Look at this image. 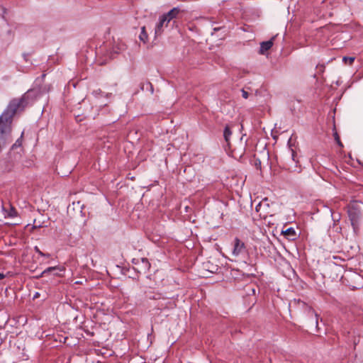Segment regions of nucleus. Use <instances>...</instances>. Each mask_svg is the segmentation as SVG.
Wrapping results in <instances>:
<instances>
[{"label": "nucleus", "instance_id": "f257e3e1", "mask_svg": "<svg viewBox=\"0 0 363 363\" xmlns=\"http://www.w3.org/2000/svg\"><path fill=\"white\" fill-rule=\"evenodd\" d=\"M36 96L34 89H29L20 98L11 99L0 116V152L12 141L11 131L13 116L24 111L30 101Z\"/></svg>", "mask_w": 363, "mask_h": 363}, {"label": "nucleus", "instance_id": "f03ea898", "mask_svg": "<svg viewBox=\"0 0 363 363\" xmlns=\"http://www.w3.org/2000/svg\"><path fill=\"white\" fill-rule=\"evenodd\" d=\"M348 218L352 225L354 235L357 236L361 233L363 220V203L353 201L347 206Z\"/></svg>", "mask_w": 363, "mask_h": 363}, {"label": "nucleus", "instance_id": "7ed1b4c3", "mask_svg": "<svg viewBox=\"0 0 363 363\" xmlns=\"http://www.w3.org/2000/svg\"><path fill=\"white\" fill-rule=\"evenodd\" d=\"M294 303L297 304V306L301 308L306 315L311 319L312 323L318 325V314L313 309V308L305 302L301 301L300 299H294Z\"/></svg>", "mask_w": 363, "mask_h": 363}, {"label": "nucleus", "instance_id": "20e7f679", "mask_svg": "<svg viewBox=\"0 0 363 363\" xmlns=\"http://www.w3.org/2000/svg\"><path fill=\"white\" fill-rule=\"evenodd\" d=\"M132 262L136 265V268H135V270H137L138 273L140 274H146L149 272L151 267L148 259L145 257L140 259L134 258Z\"/></svg>", "mask_w": 363, "mask_h": 363}, {"label": "nucleus", "instance_id": "39448f33", "mask_svg": "<svg viewBox=\"0 0 363 363\" xmlns=\"http://www.w3.org/2000/svg\"><path fill=\"white\" fill-rule=\"evenodd\" d=\"M233 248L232 251V255L234 257H238L240 255L247 252V247L243 241H242L239 238H235L233 242Z\"/></svg>", "mask_w": 363, "mask_h": 363}, {"label": "nucleus", "instance_id": "423d86ee", "mask_svg": "<svg viewBox=\"0 0 363 363\" xmlns=\"http://www.w3.org/2000/svg\"><path fill=\"white\" fill-rule=\"evenodd\" d=\"M16 165V161L10 159H5L0 162L1 168L4 172H9L12 171Z\"/></svg>", "mask_w": 363, "mask_h": 363}, {"label": "nucleus", "instance_id": "0eeeda50", "mask_svg": "<svg viewBox=\"0 0 363 363\" xmlns=\"http://www.w3.org/2000/svg\"><path fill=\"white\" fill-rule=\"evenodd\" d=\"M289 151L290 152V160L294 164L293 165L289 167V169L291 171L295 172L296 171L297 168L300 167V162L297 157V153L291 147L289 148Z\"/></svg>", "mask_w": 363, "mask_h": 363}, {"label": "nucleus", "instance_id": "6e6552de", "mask_svg": "<svg viewBox=\"0 0 363 363\" xmlns=\"http://www.w3.org/2000/svg\"><path fill=\"white\" fill-rule=\"evenodd\" d=\"M180 13V9L179 7H174L171 9L167 13L162 15L163 17H166L167 23H169L171 20L176 18L178 14Z\"/></svg>", "mask_w": 363, "mask_h": 363}, {"label": "nucleus", "instance_id": "1a4fd4ad", "mask_svg": "<svg viewBox=\"0 0 363 363\" xmlns=\"http://www.w3.org/2000/svg\"><path fill=\"white\" fill-rule=\"evenodd\" d=\"M282 234L289 240H294L296 239V233L294 228L290 227L286 229L285 230H282Z\"/></svg>", "mask_w": 363, "mask_h": 363}, {"label": "nucleus", "instance_id": "9d476101", "mask_svg": "<svg viewBox=\"0 0 363 363\" xmlns=\"http://www.w3.org/2000/svg\"><path fill=\"white\" fill-rule=\"evenodd\" d=\"M274 38H272L271 40L267 41H264L260 43L259 53L264 54L265 52L269 50L273 45V40Z\"/></svg>", "mask_w": 363, "mask_h": 363}, {"label": "nucleus", "instance_id": "9b49d317", "mask_svg": "<svg viewBox=\"0 0 363 363\" xmlns=\"http://www.w3.org/2000/svg\"><path fill=\"white\" fill-rule=\"evenodd\" d=\"M59 268L57 267H50L45 269L40 273V276H46L48 274H52L54 276H59L57 271Z\"/></svg>", "mask_w": 363, "mask_h": 363}, {"label": "nucleus", "instance_id": "f8f14e48", "mask_svg": "<svg viewBox=\"0 0 363 363\" xmlns=\"http://www.w3.org/2000/svg\"><path fill=\"white\" fill-rule=\"evenodd\" d=\"M351 279L355 281H360V284L358 285H350V286L352 287V289H359L361 284L363 282L362 276L357 273H353L352 274Z\"/></svg>", "mask_w": 363, "mask_h": 363}, {"label": "nucleus", "instance_id": "ddd939ff", "mask_svg": "<svg viewBox=\"0 0 363 363\" xmlns=\"http://www.w3.org/2000/svg\"><path fill=\"white\" fill-rule=\"evenodd\" d=\"M232 135V130L229 125H226L225 126L224 130H223V137L225 139V141L228 144V145H230V138Z\"/></svg>", "mask_w": 363, "mask_h": 363}, {"label": "nucleus", "instance_id": "4468645a", "mask_svg": "<svg viewBox=\"0 0 363 363\" xmlns=\"http://www.w3.org/2000/svg\"><path fill=\"white\" fill-rule=\"evenodd\" d=\"M165 18L166 17H163L162 16L160 17L159 22L157 23L155 27V34H161V33L162 32L163 25L165 22H167Z\"/></svg>", "mask_w": 363, "mask_h": 363}, {"label": "nucleus", "instance_id": "2eb2a0df", "mask_svg": "<svg viewBox=\"0 0 363 363\" xmlns=\"http://www.w3.org/2000/svg\"><path fill=\"white\" fill-rule=\"evenodd\" d=\"M139 39L143 43H146L148 41V35H147V33L146 32L145 26H143L141 28V31H140V33L139 35Z\"/></svg>", "mask_w": 363, "mask_h": 363}, {"label": "nucleus", "instance_id": "dca6fc26", "mask_svg": "<svg viewBox=\"0 0 363 363\" xmlns=\"http://www.w3.org/2000/svg\"><path fill=\"white\" fill-rule=\"evenodd\" d=\"M23 132H22L21 135V137L16 140V141L15 142L14 144L12 145L11 146V150H13L18 147H21V145H22V140H23Z\"/></svg>", "mask_w": 363, "mask_h": 363}, {"label": "nucleus", "instance_id": "f3484780", "mask_svg": "<svg viewBox=\"0 0 363 363\" xmlns=\"http://www.w3.org/2000/svg\"><path fill=\"white\" fill-rule=\"evenodd\" d=\"M17 215H18V213H17L16 208L13 206H11L7 216L10 218H14V217H16Z\"/></svg>", "mask_w": 363, "mask_h": 363}, {"label": "nucleus", "instance_id": "a211bd4d", "mask_svg": "<svg viewBox=\"0 0 363 363\" xmlns=\"http://www.w3.org/2000/svg\"><path fill=\"white\" fill-rule=\"evenodd\" d=\"M342 61L346 64V65H351L354 61V57H343L342 58Z\"/></svg>", "mask_w": 363, "mask_h": 363}, {"label": "nucleus", "instance_id": "6ab92c4d", "mask_svg": "<svg viewBox=\"0 0 363 363\" xmlns=\"http://www.w3.org/2000/svg\"><path fill=\"white\" fill-rule=\"evenodd\" d=\"M264 201H267V199L265 198L264 199L262 200V201L259 202L255 207V211L259 213L261 211V208L263 207L264 206Z\"/></svg>", "mask_w": 363, "mask_h": 363}, {"label": "nucleus", "instance_id": "aec40b11", "mask_svg": "<svg viewBox=\"0 0 363 363\" xmlns=\"http://www.w3.org/2000/svg\"><path fill=\"white\" fill-rule=\"evenodd\" d=\"M333 135H334L335 140L337 142V145L340 147H343V145H342V142L340 141V139L338 133L337 132H335L333 133Z\"/></svg>", "mask_w": 363, "mask_h": 363}, {"label": "nucleus", "instance_id": "412c9836", "mask_svg": "<svg viewBox=\"0 0 363 363\" xmlns=\"http://www.w3.org/2000/svg\"><path fill=\"white\" fill-rule=\"evenodd\" d=\"M34 250L39 255H40L41 257H50V255L49 254H45L44 252H43L42 251H40V250L38 248V247L35 246L34 247Z\"/></svg>", "mask_w": 363, "mask_h": 363}, {"label": "nucleus", "instance_id": "4be33fe9", "mask_svg": "<svg viewBox=\"0 0 363 363\" xmlns=\"http://www.w3.org/2000/svg\"><path fill=\"white\" fill-rule=\"evenodd\" d=\"M145 86H146V89H148V88H149V89H150V90L151 94H152V93H153V91H154V89H153V86H152V83H151V82H147L145 84Z\"/></svg>", "mask_w": 363, "mask_h": 363}, {"label": "nucleus", "instance_id": "5701e85b", "mask_svg": "<svg viewBox=\"0 0 363 363\" xmlns=\"http://www.w3.org/2000/svg\"><path fill=\"white\" fill-rule=\"evenodd\" d=\"M255 166L257 169L261 168V161L259 159H255Z\"/></svg>", "mask_w": 363, "mask_h": 363}, {"label": "nucleus", "instance_id": "b1692460", "mask_svg": "<svg viewBox=\"0 0 363 363\" xmlns=\"http://www.w3.org/2000/svg\"><path fill=\"white\" fill-rule=\"evenodd\" d=\"M241 92H242V96L244 98V99H247L248 96H249V94L247 91H245L244 89H242L241 90Z\"/></svg>", "mask_w": 363, "mask_h": 363}, {"label": "nucleus", "instance_id": "393cba45", "mask_svg": "<svg viewBox=\"0 0 363 363\" xmlns=\"http://www.w3.org/2000/svg\"><path fill=\"white\" fill-rule=\"evenodd\" d=\"M7 34H8L9 35H10V37H11V39H13V38L14 34H13V31H12L11 30H9L7 31Z\"/></svg>", "mask_w": 363, "mask_h": 363}, {"label": "nucleus", "instance_id": "a878e982", "mask_svg": "<svg viewBox=\"0 0 363 363\" xmlns=\"http://www.w3.org/2000/svg\"><path fill=\"white\" fill-rule=\"evenodd\" d=\"M23 59L25 60V61H26V62H28V61L29 54H28V53H23Z\"/></svg>", "mask_w": 363, "mask_h": 363}, {"label": "nucleus", "instance_id": "bb28decb", "mask_svg": "<svg viewBox=\"0 0 363 363\" xmlns=\"http://www.w3.org/2000/svg\"><path fill=\"white\" fill-rule=\"evenodd\" d=\"M5 277V275L3 273H0V279H3Z\"/></svg>", "mask_w": 363, "mask_h": 363}, {"label": "nucleus", "instance_id": "cd10ccee", "mask_svg": "<svg viewBox=\"0 0 363 363\" xmlns=\"http://www.w3.org/2000/svg\"><path fill=\"white\" fill-rule=\"evenodd\" d=\"M324 68H325L324 65H320V69L321 71H323V70H324Z\"/></svg>", "mask_w": 363, "mask_h": 363}, {"label": "nucleus", "instance_id": "c85d7f7f", "mask_svg": "<svg viewBox=\"0 0 363 363\" xmlns=\"http://www.w3.org/2000/svg\"><path fill=\"white\" fill-rule=\"evenodd\" d=\"M43 277V276H40V274H37V275L35 277V278H36V279H39V278H41V277Z\"/></svg>", "mask_w": 363, "mask_h": 363}, {"label": "nucleus", "instance_id": "c756f323", "mask_svg": "<svg viewBox=\"0 0 363 363\" xmlns=\"http://www.w3.org/2000/svg\"><path fill=\"white\" fill-rule=\"evenodd\" d=\"M144 86H145V84H143L141 85V87H140L142 90H143V89H145V87H144Z\"/></svg>", "mask_w": 363, "mask_h": 363}, {"label": "nucleus", "instance_id": "7c9ffc66", "mask_svg": "<svg viewBox=\"0 0 363 363\" xmlns=\"http://www.w3.org/2000/svg\"><path fill=\"white\" fill-rule=\"evenodd\" d=\"M38 296H39V294L37 292V293L35 294L34 298H37Z\"/></svg>", "mask_w": 363, "mask_h": 363}]
</instances>
